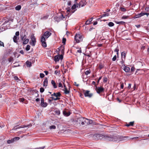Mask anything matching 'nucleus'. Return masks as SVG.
Masks as SVG:
<instances>
[{
	"mask_svg": "<svg viewBox=\"0 0 149 149\" xmlns=\"http://www.w3.org/2000/svg\"><path fill=\"white\" fill-rule=\"evenodd\" d=\"M30 46L29 45H27L26 47V51H29L30 49Z\"/></svg>",
	"mask_w": 149,
	"mask_h": 149,
	"instance_id": "36",
	"label": "nucleus"
},
{
	"mask_svg": "<svg viewBox=\"0 0 149 149\" xmlns=\"http://www.w3.org/2000/svg\"><path fill=\"white\" fill-rule=\"evenodd\" d=\"M55 114L57 115H59L60 114V111L58 110H56L54 111Z\"/></svg>",
	"mask_w": 149,
	"mask_h": 149,
	"instance_id": "27",
	"label": "nucleus"
},
{
	"mask_svg": "<svg viewBox=\"0 0 149 149\" xmlns=\"http://www.w3.org/2000/svg\"><path fill=\"white\" fill-rule=\"evenodd\" d=\"M59 56L58 55H56L54 56V61L55 62H57L59 61Z\"/></svg>",
	"mask_w": 149,
	"mask_h": 149,
	"instance_id": "21",
	"label": "nucleus"
},
{
	"mask_svg": "<svg viewBox=\"0 0 149 149\" xmlns=\"http://www.w3.org/2000/svg\"><path fill=\"white\" fill-rule=\"evenodd\" d=\"M95 90L98 94H100L104 91V89L103 87H97L96 85H95Z\"/></svg>",
	"mask_w": 149,
	"mask_h": 149,
	"instance_id": "3",
	"label": "nucleus"
},
{
	"mask_svg": "<svg viewBox=\"0 0 149 149\" xmlns=\"http://www.w3.org/2000/svg\"><path fill=\"white\" fill-rule=\"evenodd\" d=\"M116 55H115L112 59V60L113 61H115L116 60Z\"/></svg>",
	"mask_w": 149,
	"mask_h": 149,
	"instance_id": "50",
	"label": "nucleus"
},
{
	"mask_svg": "<svg viewBox=\"0 0 149 149\" xmlns=\"http://www.w3.org/2000/svg\"><path fill=\"white\" fill-rule=\"evenodd\" d=\"M124 70L125 72H128L130 70V68L128 67L125 66V67L124 68Z\"/></svg>",
	"mask_w": 149,
	"mask_h": 149,
	"instance_id": "22",
	"label": "nucleus"
},
{
	"mask_svg": "<svg viewBox=\"0 0 149 149\" xmlns=\"http://www.w3.org/2000/svg\"><path fill=\"white\" fill-rule=\"evenodd\" d=\"M45 76V75L43 73L40 74V77L41 78H43Z\"/></svg>",
	"mask_w": 149,
	"mask_h": 149,
	"instance_id": "49",
	"label": "nucleus"
},
{
	"mask_svg": "<svg viewBox=\"0 0 149 149\" xmlns=\"http://www.w3.org/2000/svg\"><path fill=\"white\" fill-rule=\"evenodd\" d=\"M62 47L63 48V49H62L61 50V53L63 55V54H64V46H62L61 47H59V48H58V49L59 50H60L61 49L60 48H62Z\"/></svg>",
	"mask_w": 149,
	"mask_h": 149,
	"instance_id": "17",
	"label": "nucleus"
},
{
	"mask_svg": "<svg viewBox=\"0 0 149 149\" xmlns=\"http://www.w3.org/2000/svg\"><path fill=\"white\" fill-rule=\"evenodd\" d=\"M63 55L61 54L60 55L58 56L59 59H60L61 60H62L63 58Z\"/></svg>",
	"mask_w": 149,
	"mask_h": 149,
	"instance_id": "48",
	"label": "nucleus"
},
{
	"mask_svg": "<svg viewBox=\"0 0 149 149\" xmlns=\"http://www.w3.org/2000/svg\"><path fill=\"white\" fill-rule=\"evenodd\" d=\"M76 8V6L75 4H74L71 7V9L72 10H74Z\"/></svg>",
	"mask_w": 149,
	"mask_h": 149,
	"instance_id": "41",
	"label": "nucleus"
},
{
	"mask_svg": "<svg viewBox=\"0 0 149 149\" xmlns=\"http://www.w3.org/2000/svg\"><path fill=\"white\" fill-rule=\"evenodd\" d=\"M134 121L131 122L130 123H129V125L130 126H133V125H134Z\"/></svg>",
	"mask_w": 149,
	"mask_h": 149,
	"instance_id": "54",
	"label": "nucleus"
},
{
	"mask_svg": "<svg viewBox=\"0 0 149 149\" xmlns=\"http://www.w3.org/2000/svg\"><path fill=\"white\" fill-rule=\"evenodd\" d=\"M145 10L146 12H149L148 13H146L148 14V15H149V7H146L145 9Z\"/></svg>",
	"mask_w": 149,
	"mask_h": 149,
	"instance_id": "40",
	"label": "nucleus"
},
{
	"mask_svg": "<svg viewBox=\"0 0 149 149\" xmlns=\"http://www.w3.org/2000/svg\"><path fill=\"white\" fill-rule=\"evenodd\" d=\"M123 87H124V85H123V83H122L121 84L120 87L121 88L123 89Z\"/></svg>",
	"mask_w": 149,
	"mask_h": 149,
	"instance_id": "61",
	"label": "nucleus"
},
{
	"mask_svg": "<svg viewBox=\"0 0 149 149\" xmlns=\"http://www.w3.org/2000/svg\"><path fill=\"white\" fill-rule=\"evenodd\" d=\"M19 100L20 102H23L24 101H26V100L24 99V98H19Z\"/></svg>",
	"mask_w": 149,
	"mask_h": 149,
	"instance_id": "35",
	"label": "nucleus"
},
{
	"mask_svg": "<svg viewBox=\"0 0 149 149\" xmlns=\"http://www.w3.org/2000/svg\"><path fill=\"white\" fill-rule=\"evenodd\" d=\"M128 17H129V16H123L122 17V19H126L128 18Z\"/></svg>",
	"mask_w": 149,
	"mask_h": 149,
	"instance_id": "47",
	"label": "nucleus"
},
{
	"mask_svg": "<svg viewBox=\"0 0 149 149\" xmlns=\"http://www.w3.org/2000/svg\"><path fill=\"white\" fill-rule=\"evenodd\" d=\"M52 33L48 31L45 32L43 34V36H44L45 39L48 38L51 35Z\"/></svg>",
	"mask_w": 149,
	"mask_h": 149,
	"instance_id": "10",
	"label": "nucleus"
},
{
	"mask_svg": "<svg viewBox=\"0 0 149 149\" xmlns=\"http://www.w3.org/2000/svg\"><path fill=\"white\" fill-rule=\"evenodd\" d=\"M140 17H141L142 16H143L144 15H146L147 16H148V14L146 13H143L142 12L140 13L139 14Z\"/></svg>",
	"mask_w": 149,
	"mask_h": 149,
	"instance_id": "23",
	"label": "nucleus"
},
{
	"mask_svg": "<svg viewBox=\"0 0 149 149\" xmlns=\"http://www.w3.org/2000/svg\"><path fill=\"white\" fill-rule=\"evenodd\" d=\"M121 58H124V60H125V58L126 57L125 53L124 52H122L121 53Z\"/></svg>",
	"mask_w": 149,
	"mask_h": 149,
	"instance_id": "24",
	"label": "nucleus"
},
{
	"mask_svg": "<svg viewBox=\"0 0 149 149\" xmlns=\"http://www.w3.org/2000/svg\"><path fill=\"white\" fill-rule=\"evenodd\" d=\"M28 125H24L23 126H19V127H16V126H15L13 128V130H17L18 129L22 128H24L25 127H28Z\"/></svg>",
	"mask_w": 149,
	"mask_h": 149,
	"instance_id": "15",
	"label": "nucleus"
},
{
	"mask_svg": "<svg viewBox=\"0 0 149 149\" xmlns=\"http://www.w3.org/2000/svg\"><path fill=\"white\" fill-rule=\"evenodd\" d=\"M26 37L25 34L23 35V34H22V33L20 34V38L22 40L24 41L26 40Z\"/></svg>",
	"mask_w": 149,
	"mask_h": 149,
	"instance_id": "13",
	"label": "nucleus"
},
{
	"mask_svg": "<svg viewBox=\"0 0 149 149\" xmlns=\"http://www.w3.org/2000/svg\"><path fill=\"white\" fill-rule=\"evenodd\" d=\"M90 73H91V71H90V70H87V71H86L85 72V74L86 75H88V74H90Z\"/></svg>",
	"mask_w": 149,
	"mask_h": 149,
	"instance_id": "46",
	"label": "nucleus"
},
{
	"mask_svg": "<svg viewBox=\"0 0 149 149\" xmlns=\"http://www.w3.org/2000/svg\"><path fill=\"white\" fill-rule=\"evenodd\" d=\"M90 23L91 22H90V21L88 20L85 23V24L88 25L90 24Z\"/></svg>",
	"mask_w": 149,
	"mask_h": 149,
	"instance_id": "55",
	"label": "nucleus"
},
{
	"mask_svg": "<svg viewBox=\"0 0 149 149\" xmlns=\"http://www.w3.org/2000/svg\"><path fill=\"white\" fill-rule=\"evenodd\" d=\"M86 1L81 0L79 3V8L83 7L86 5Z\"/></svg>",
	"mask_w": 149,
	"mask_h": 149,
	"instance_id": "11",
	"label": "nucleus"
},
{
	"mask_svg": "<svg viewBox=\"0 0 149 149\" xmlns=\"http://www.w3.org/2000/svg\"><path fill=\"white\" fill-rule=\"evenodd\" d=\"M58 87H61L62 88H63V86L62 85V83L61 82H59L58 83Z\"/></svg>",
	"mask_w": 149,
	"mask_h": 149,
	"instance_id": "53",
	"label": "nucleus"
},
{
	"mask_svg": "<svg viewBox=\"0 0 149 149\" xmlns=\"http://www.w3.org/2000/svg\"><path fill=\"white\" fill-rule=\"evenodd\" d=\"M135 68L134 67H132L131 68V71H134V70Z\"/></svg>",
	"mask_w": 149,
	"mask_h": 149,
	"instance_id": "63",
	"label": "nucleus"
},
{
	"mask_svg": "<svg viewBox=\"0 0 149 149\" xmlns=\"http://www.w3.org/2000/svg\"><path fill=\"white\" fill-rule=\"evenodd\" d=\"M131 84H128V88L130 89L131 88Z\"/></svg>",
	"mask_w": 149,
	"mask_h": 149,
	"instance_id": "64",
	"label": "nucleus"
},
{
	"mask_svg": "<svg viewBox=\"0 0 149 149\" xmlns=\"http://www.w3.org/2000/svg\"><path fill=\"white\" fill-rule=\"evenodd\" d=\"M101 16L102 17H106V16H109V14L108 13H105V14H104L102 15Z\"/></svg>",
	"mask_w": 149,
	"mask_h": 149,
	"instance_id": "39",
	"label": "nucleus"
},
{
	"mask_svg": "<svg viewBox=\"0 0 149 149\" xmlns=\"http://www.w3.org/2000/svg\"><path fill=\"white\" fill-rule=\"evenodd\" d=\"M42 107H45L47 106V103L46 102H43V103H40Z\"/></svg>",
	"mask_w": 149,
	"mask_h": 149,
	"instance_id": "28",
	"label": "nucleus"
},
{
	"mask_svg": "<svg viewBox=\"0 0 149 149\" xmlns=\"http://www.w3.org/2000/svg\"><path fill=\"white\" fill-rule=\"evenodd\" d=\"M31 42H30V43L33 46H34L36 44V39L33 35L31 36Z\"/></svg>",
	"mask_w": 149,
	"mask_h": 149,
	"instance_id": "7",
	"label": "nucleus"
},
{
	"mask_svg": "<svg viewBox=\"0 0 149 149\" xmlns=\"http://www.w3.org/2000/svg\"><path fill=\"white\" fill-rule=\"evenodd\" d=\"M64 89H63V90L64 91V93L65 94H69L70 92V91L68 90H67V89L65 84H64Z\"/></svg>",
	"mask_w": 149,
	"mask_h": 149,
	"instance_id": "12",
	"label": "nucleus"
},
{
	"mask_svg": "<svg viewBox=\"0 0 149 149\" xmlns=\"http://www.w3.org/2000/svg\"><path fill=\"white\" fill-rule=\"evenodd\" d=\"M61 94L60 92H58L56 93V97H60L61 96Z\"/></svg>",
	"mask_w": 149,
	"mask_h": 149,
	"instance_id": "37",
	"label": "nucleus"
},
{
	"mask_svg": "<svg viewBox=\"0 0 149 149\" xmlns=\"http://www.w3.org/2000/svg\"><path fill=\"white\" fill-rule=\"evenodd\" d=\"M19 35V31H17L15 33V36H18Z\"/></svg>",
	"mask_w": 149,
	"mask_h": 149,
	"instance_id": "57",
	"label": "nucleus"
},
{
	"mask_svg": "<svg viewBox=\"0 0 149 149\" xmlns=\"http://www.w3.org/2000/svg\"><path fill=\"white\" fill-rule=\"evenodd\" d=\"M107 81V77H104L103 78V82H106Z\"/></svg>",
	"mask_w": 149,
	"mask_h": 149,
	"instance_id": "51",
	"label": "nucleus"
},
{
	"mask_svg": "<svg viewBox=\"0 0 149 149\" xmlns=\"http://www.w3.org/2000/svg\"><path fill=\"white\" fill-rule=\"evenodd\" d=\"M74 39L76 42L78 43L82 41L83 37L82 36L79 34H76L75 36Z\"/></svg>",
	"mask_w": 149,
	"mask_h": 149,
	"instance_id": "2",
	"label": "nucleus"
},
{
	"mask_svg": "<svg viewBox=\"0 0 149 149\" xmlns=\"http://www.w3.org/2000/svg\"><path fill=\"white\" fill-rule=\"evenodd\" d=\"M0 46H2L3 47H4V44L3 42L1 40H0Z\"/></svg>",
	"mask_w": 149,
	"mask_h": 149,
	"instance_id": "52",
	"label": "nucleus"
},
{
	"mask_svg": "<svg viewBox=\"0 0 149 149\" xmlns=\"http://www.w3.org/2000/svg\"><path fill=\"white\" fill-rule=\"evenodd\" d=\"M140 17L139 15V14L136 15L134 17V18H137Z\"/></svg>",
	"mask_w": 149,
	"mask_h": 149,
	"instance_id": "59",
	"label": "nucleus"
},
{
	"mask_svg": "<svg viewBox=\"0 0 149 149\" xmlns=\"http://www.w3.org/2000/svg\"><path fill=\"white\" fill-rule=\"evenodd\" d=\"M120 9L122 11L125 12L126 11V9L123 7H120Z\"/></svg>",
	"mask_w": 149,
	"mask_h": 149,
	"instance_id": "42",
	"label": "nucleus"
},
{
	"mask_svg": "<svg viewBox=\"0 0 149 149\" xmlns=\"http://www.w3.org/2000/svg\"><path fill=\"white\" fill-rule=\"evenodd\" d=\"M82 125H87L91 124L93 122V121L91 120H89L85 118H84Z\"/></svg>",
	"mask_w": 149,
	"mask_h": 149,
	"instance_id": "4",
	"label": "nucleus"
},
{
	"mask_svg": "<svg viewBox=\"0 0 149 149\" xmlns=\"http://www.w3.org/2000/svg\"><path fill=\"white\" fill-rule=\"evenodd\" d=\"M51 98L52 99V100H54L55 101H56V100H59L60 99V98L58 97H56V98H55L52 97H51Z\"/></svg>",
	"mask_w": 149,
	"mask_h": 149,
	"instance_id": "32",
	"label": "nucleus"
},
{
	"mask_svg": "<svg viewBox=\"0 0 149 149\" xmlns=\"http://www.w3.org/2000/svg\"><path fill=\"white\" fill-rule=\"evenodd\" d=\"M51 83L54 88H56L57 86L55 81L53 80H52Z\"/></svg>",
	"mask_w": 149,
	"mask_h": 149,
	"instance_id": "16",
	"label": "nucleus"
},
{
	"mask_svg": "<svg viewBox=\"0 0 149 149\" xmlns=\"http://www.w3.org/2000/svg\"><path fill=\"white\" fill-rule=\"evenodd\" d=\"M20 138L19 137H15L10 140L7 141V143L8 144H10L14 142L15 141L18 140Z\"/></svg>",
	"mask_w": 149,
	"mask_h": 149,
	"instance_id": "6",
	"label": "nucleus"
},
{
	"mask_svg": "<svg viewBox=\"0 0 149 149\" xmlns=\"http://www.w3.org/2000/svg\"><path fill=\"white\" fill-rule=\"evenodd\" d=\"M48 17V16L47 15H45V16H44L42 17L40 19H42V20H43V19H47Z\"/></svg>",
	"mask_w": 149,
	"mask_h": 149,
	"instance_id": "31",
	"label": "nucleus"
},
{
	"mask_svg": "<svg viewBox=\"0 0 149 149\" xmlns=\"http://www.w3.org/2000/svg\"><path fill=\"white\" fill-rule=\"evenodd\" d=\"M94 139L97 140L98 139H102L110 141H119L125 140L129 137L122 136H113L110 135H102L100 134H95L93 136Z\"/></svg>",
	"mask_w": 149,
	"mask_h": 149,
	"instance_id": "1",
	"label": "nucleus"
},
{
	"mask_svg": "<svg viewBox=\"0 0 149 149\" xmlns=\"http://www.w3.org/2000/svg\"><path fill=\"white\" fill-rule=\"evenodd\" d=\"M116 23L117 24H120L124 25L125 23L124 22L120 21V22H116Z\"/></svg>",
	"mask_w": 149,
	"mask_h": 149,
	"instance_id": "25",
	"label": "nucleus"
},
{
	"mask_svg": "<svg viewBox=\"0 0 149 149\" xmlns=\"http://www.w3.org/2000/svg\"><path fill=\"white\" fill-rule=\"evenodd\" d=\"M14 79L15 80H20L19 78L17 76H15L14 77Z\"/></svg>",
	"mask_w": 149,
	"mask_h": 149,
	"instance_id": "56",
	"label": "nucleus"
},
{
	"mask_svg": "<svg viewBox=\"0 0 149 149\" xmlns=\"http://www.w3.org/2000/svg\"><path fill=\"white\" fill-rule=\"evenodd\" d=\"M49 128L50 129H55L56 128V127L54 125H52L50 126Z\"/></svg>",
	"mask_w": 149,
	"mask_h": 149,
	"instance_id": "38",
	"label": "nucleus"
},
{
	"mask_svg": "<svg viewBox=\"0 0 149 149\" xmlns=\"http://www.w3.org/2000/svg\"><path fill=\"white\" fill-rule=\"evenodd\" d=\"M29 42V39H26L24 40L23 42V44L24 45L27 44Z\"/></svg>",
	"mask_w": 149,
	"mask_h": 149,
	"instance_id": "30",
	"label": "nucleus"
},
{
	"mask_svg": "<svg viewBox=\"0 0 149 149\" xmlns=\"http://www.w3.org/2000/svg\"><path fill=\"white\" fill-rule=\"evenodd\" d=\"M8 60L9 62H10L13 61V58L12 57H10L8 59Z\"/></svg>",
	"mask_w": 149,
	"mask_h": 149,
	"instance_id": "33",
	"label": "nucleus"
},
{
	"mask_svg": "<svg viewBox=\"0 0 149 149\" xmlns=\"http://www.w3.org/2000/svg\"><path fill=\"white\" fill-rule=\"evenodd\" d=\"M54 73L55 74H59V71H58L57 70H56L55 71Z\"/></svg>",
	"mask_w": 149,
	"mask_h": 149,
	"instance_id": "62",
	"label": "nucleus"
},
{
	"mask_svg": "<svg viewBox=\"0 0 149 149\" xmlns=\"http://www.w3.org/2000/svg\"><path fill=\"white\" fill-rule=\"evenodd\" d=\"M41 42H42V46L44 47H47V44L45 42V38L44 36H42L41 37Z\"/></svg>",
	"mask_w": 149,
	"mask_h": 149,
	"instance_id": "9",
	"label": "nucleus"
},
{
	"mask_svg": "<svg viewBox=\"0 0 149 149\" xmlns=\"http://www.w3.org/2000/svg\"><path fill=\"white\" fill-rule=\"evenodd\" d=\"M44 89L42 87H41L40 88V93H43L44 91Z\"/></svg>",
	"mask_w": 149,
	"mask_h": 149,
	"instance_id": "45",
	"label": "nucleus"
},
{
	"mask_svg": "<svg viewBox=\"0 0 149 149\" xmlns=\"http://www.w3.org/2000/svg\"><path fill=\"white\" fill-rule=\"evenodd\" d=\"M104 67V66L102 64H100L99 65V68L100 69H102Z\"/></svg>",
	"mask_w": 149,
	"mask_h": 149,
	"instance_id": "43",
	"label": "nucleus"
},
{
	"mask_svg": "<svg viewBox=\"0 0 149 149\" xmlns=\"http://www.w3.org/2000/svg\"><path fill=\"white\" fill-rule=\"evenodd\" d=\"M48 84V79L46 78L43 81V86H47Z\"/></svg>",
	"mask_w": 149,
	"mask_h": 149,
	"instance_id": "18",
	"label": "nucleus"
},
{
	"mask_svg": "<svg viewBox=\"0 0 149 149\" xmlns=\"http://www.w3.org/2000/svg\"><path fill=\"white\" fill-rule=\"evenodd\" d=\"M17 37L16 36H14L13 38V41L15 43H17Z\"/></svg>",
	"mask_w": 149,
	"mask_h": 149,
	"instance_id": "29",
	"label": "nucleus"
},
{
	"mask_svg": "<svg viewBox=\"0 0 149 149\" xmlns=\"http://www.w3.org/2000/svg\"><path fill=\"white\" fill-rule=\"evenodd\" d=\"M26 64L27 67H30L32 65V64L31 62H30L28 61H27L26 62Z\"/></svg>",
	"mask_w": 149,
	"mask_h": 149,
	"instance_id": "19",
	"label": "nucleus"
},
{
	"mask_svg": "<svg viewBox=\"0 0 149 149\" xmlns=\"http://www.w3.org/2000/svg\"><path fill=\"white\" fill-rule=\"evenodd\" d=\"M108 25L109 26L112 27L114 25V24L113 22H110L108 23Z\"/></svg>",
	"mask_w": 149,
	"mask_h": 149,
	"instance_id": "34",
	"label": "nucleus"
},
{
	"mask_svg": "<svg viewBox=\"0 0 149 149\" xmlns=\"http://www.w3.org/2000/svg\"><path fill=\"white\" fill-rule=\"evenodd\" d=\"M21 8V6L20 5H19L15 7V9L16 10H20Z\"/></svg>",
	"mask_w": 149,
	"mask_h": 149,
	"instance_id": "26",
	"label": "nucleus"
},
{
	"mask_svg": "<svg viewBox=\"0 0 149 149\" xmlns=\"http://www.w3.org/2000/svg\"><path fill=\"white\" fill-rule=\"evenodd\" d=\"M45 148V146L39 147L38 148H36L35 149H43Z\"/></svg>",
	"mask_w": 149,
	"mask_h": 149,
	"instance_id": "58",
	"label": "nucleus"
},
{
	"mask_svg": "<svg viewBox=\"0 0 149 149\" xmlns=\"http://www.w3.org/2000/svg\"><path fill=\"white\" fill-rule=\"evenodd\" d=\"M63 115L66 116H69L70 114V112H67L66 111H63Z\"/></svg>",
	"mask_w": 149,
	"mask_h": 149,
	"instance_id": "20",
	"label": "nucleus"
},
{
	"mask_svg": "<svg viewBox=\"0 0 149 149\" xmlns=\"http://www.w3.org/2000/svg\"><path fill=\"white\" fill-rule=\"evenodd\" d=\"M84 118L81 117L77 118L75 119L77 123L78 124H81L82 125L83 121H84Z\"/></svg>",
	"mask_w": 149,
	"mask_h": 149,
	"instance_id": "8",
	"label": "nucleus"
},
{
	"mask_svg": "<svg viewBox=\"0 0 149 149\" xmlns=\"http://www.w3.org/2000/svg\"><path fill=\"white\" fill-rule=\"evenodd\" d=\"M29 3H30V5L35 4L37 3V0H31L30 1H29Z\"/></svg>",
	"mask_w": 149,
	"mask_h": 149,
	"instance_id": "14",
	"label": "nucleus"
},
{
	"mask_svg": "<svg viewBox=\"0 0 149 149\" xmlns=\"http://www.w3.org/2000/svg\"><path fill=\"white\" fill-rule=\"evenodd\" d=\"M102 78V76L100 77L99 78V79H98V81H97V84H98L99 83V81H100V79H101Z\"/></svg>",
	"mask_w": 149,
	"mask_h": 149,
	"instance_id": "60",
	"label": "nucleus"
},
{
	"mask_svg": "<svg viewBox=\"0 0 149 149\" xmlns=\"http://www.w3.org/2000/svg\"><path fill=\"white\" fill-rule=\"evenodd\" d=\"M90 91L88 90H83V92L85 97H91L93 95L92 93H90Z\"/></svg>",
	"mask_w": 149,
	"mask_h": 149,
	"instance_id": "5",
	"label": "nucleus"
},
{
	"mask_svg": "<svg viewBox=\"0 0 149 149\" xmlns=\"http://www.w3.org/2000/svg\"><path fill=\"white\" fill-rule=\"evenodd\" d=\"M66 41V39L65 38H63L62 39V43L64 45H65V42Z\"/></svg>",
	"mask_w": 149,
	"mask_h": 149,
	"instance_id": "44",
	"label": "nucleus"
}]
</instances>
